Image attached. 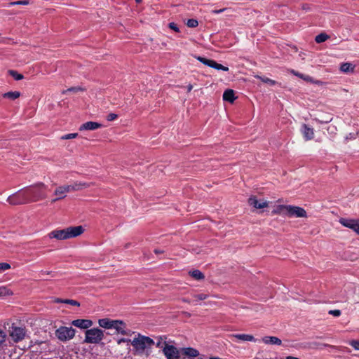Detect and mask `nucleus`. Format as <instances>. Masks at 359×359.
Instances as JSON below:
<instances>
[{"mask_svg":"<svg viewBox=\"0 0 359 359\" xmlns=\"http://www.w3.org/2000/svg\"><path fill=\"white\" fill-rule=\"evenodd\" d=\"M76 330L72 327L61 326L55 331V336L62 341H66L74 338Z\"/></svg>","mask_w":359,"mask_h":359,"instance_id":"nucleus-6","label":"nucleus"},{"mask_svg":"<svg viewBox=\"0 0 359 359\" xmlns=\"http://www.w3.org/2000/svg\"><path fill=\"white\" fill-rule=\"evenodd\" d=\"M11 268V265L8 263L1 262L0 263V271H6Z\"/></svg>","mask_w":359,"mask_h":359,"instance_id":"nucleus-37","label":"nucleus"},{"mask_svg":"<svg viewBox=\"0 0 359 359\" xmlns=\"http://www.w3.org/2000/svg\"><path fill=\"white\" fill-rule=\"evenodd\" d=\"M8 73L16 81H20L24 79V76L22 74H20L15 70H10Z\"/></svg>","mask_w":359,"mask_h":359,"instance_id":"nucleus-30","label":"nucleus"},{"mask_svg":"<svg viewBox=\"0 0 359 359\" xmlns=\"http://www.w3.org/2000/svg\"><path fill=\"white\" fill-rule=\"evenodd\" d=\"M65 301V299H60V298H56V299H55L54 302H55V303H64Z\"/></svg>","mask_w":359,"mask_h":359,"instance_id":"nucleus-47","label":"nucleus"},{"mask_svg":"<svg viewBox=\"0 0 359 359\" xmlns=\"http://www.w3.org/2000/svg\"><path fill=\"white\" fill-rule=\"evenodd\" d=\"M64 304H70L72 306H80V303L79 302L74 300V299H66L65 301L64 302Z\"/></svg>","mask_w":359,"mask_h":359,"instance_id":"nucleus-35","label":"nucleus"},{"mask_svg":"<svg viewBox=\"0 0 359 359\" xmlns=\"http://www.w3.org/2000/svg\"><path fill=\"white\" fill-rule=\"evenodd\" d=\"M165 337H163V336L158 337V341L156 344V347H158V348H163V345H164V341H163L165 340Z\"/></svg>","mask_w":359,"mask_h":359,"instance_id":"nucleus-34","label":"nucleus"},{"mask_svg":"<svg viewBox=\"0 0 359 359\" xmlns=\"http://www.w3.org/2000/svg\"><path fill=\"white\" fill-rule=\"evenodd\" d=\"M194 297L198 300H204L207 299L208 295L205 294H195Z\"/></svg>","mask_w":359,"mask_h":359,"instance_id":"nucleus-42","label":"nucleus"},{"mask_svg":"<svg viewBox=\"0 0 359 359\" xmlns=\"http://www.w3.org/2000/svg\"><path fill=\"white\" fill-rule=\"evenodd\" d=\"M20 93L19 91H10L3 94V97L8 98L12 100H15L20 97Z\"/></svg>","mask_w":359,"mask_h":359,"instance_id":"nucleus-26","label":"nucleus"},{"mask_svg":"<svg viewBox=\"0 0 359 359\" xmlns=\"http://www.w3.org/2000/svg\"><path fill=\"white\" fill-rule=\"evenodd\" d=\"M236 99V97L235 96V93L233 90L228 89L224 92V94H223V100H224L229 102L230 103H233Z\"/></svg>","mask_w":359,"mask_h":359,"instance_id":"nucleus-24","label":"nucleus"},{"mask_svg":"<svg viewBox=\"0 0 359 359\" xmlns=\"http://www.w3.org/2000/svg\"><path fill=\"white\" fill-rule=\"evenodd\" d=\"M13 294V292L6 286H0V297L10 296Z\"/></svg>","mask_w":359,"mask_h":359,"instance_id":"nucleus-28","label":"nucleus"},{"mask_svg":"<svg viewBox=\"0 0 359 359\" xmlns=\"http://www.w3.org/2000/svg\"><path fill=\"white\" fill-rule=\"evenodd\" d=\"M114 320L107 318H102L98 320V324L104 329H111L114 326Z\"/></svg>","mask_w":359,"mask_h":359,"instance_id":"nucleus-22","label":"nucleus"},{"mask_svg":"<svg viewBox=\"0 0 359 359\" xmlns=\"http://www.w3.org/2000/svg\"><path fill=\"white\" fill-rule=\"evenodd\" d=\"M27 187L31 189L32 193V194H31L32 203L38 202L46 198L47 194L46 190L47 189V185L45 183L38 182L28 186Z\"/></svg>","mask_w":359,"mask_h":359,"instance_id":"nucleus-4","label":"nucleus"},{"mask_svg":"<svg viewBox=\"0 0 359 359\" xmlns=\"http://www.w3.org/2000/svg\"><path fill=\"white\" fill-rule=\"evenodd\" d=\"M181 351L183 355L189 358H196L199 355V351L191 347L182 348Z\"/></svg>","mask_w":359,"mask_h":359,"instance_id":"nucleus-19","label":"nucleus"},{"mask_svg":"<svg viewBox=\"0 0 359 359\" xmlns=\"http://www.w3.org/2000/svg\"><path fill=\"white\" fill-rule=\"evenodd\" d=\"M302 9L304 10V11H309L310 10V6L307 4H304L302 5Z\"/></svg>","mask_w":359,"mask_h":359,"instance_id":"nucleus-48","label":"nucleus"},{"mask_svg":"<svg viewBox=\"0 0 359 359\" xmlns=\"http://www.w3.org/2000/svg\"><path fill=\"white\" fill-rule=\"evenodd\" d=\"M355 66L349 62H344L341 65L340 70L343 72H353L354 71Z\"/></svg>","mask_w":359,"mask_h":359,"instance_id":"nucleus-27","label":"nucleus"},{"mask_svg":"<svg viewBox=\"0 0 359 359\" xmlns=\"http://www.w3.org/2000/svg\"><path fill=\"white\" fill-rule=\"evenodd\" d=\"M189 274L190 276H191L193 278L197 280H201L205 278L204 274L198 269L189 271Z\"/></svg>","mask_w":359,"mask_h":359,"instance_id":"nucleus-25","label":"nucleus"},{"mask_svg":"<svg viewBox=\"0 0 359 359\" xmlns=\"http://www.w3.org/2000/svg\"><path fill=\"white\" fill-rule=\"evenodd\" d=\"M266 344L281 345L282 341L276 337L266 336L262 339Z\"/></svg>","mask_w":359,"mask_h":359,"instance_id":"nucleus-23","label":"nucleus"},{"mask_svg":"<svg viewBox=\"0 0 359 359\" xmlns=\"http://www.w3.org/2000/svg\"><path fill=\"white\" fill-rule=\"evenodd\" d=\"M115 329L118 334H121L123 335H131V331L127 329L126 323L121 320H115L114 326L112 327Z\"/></svg>","mask_w":359,"mask_h":359,"instance_id":"nucleus-14","label":"nucleus"},{"mask_svg":"<svg viewBox=\"0 0 359 359\" xmlns=\"http://www.w3.org/2000/svg\"><path fill=\"white\" fill-rule=\"evenodd\" d=\"M79 90H82L81 88H70L67 89V91L77 92Z\"/></svg>","mask_w":359,"mask_h":359,"instance_id":"nucleus-46","label":"nucleus"},{"mask_svg":"<svg viewBox=\"0 0 359 359\" xmlns=\"http://www.w3.org/2000/svg\"><path fill=\"white\" fill-rule=\"evenodd\" d=\"M301 130L306 140H311L314 137V130L308 125L303 124Z\"/></svg>","mask_w":359,"mask_h":359,"instance_id":"nucleus-18","label":"nucleus"},{"mask_svg":"<svg viewBox=\"0 0 359 359\" xmlns=\"http://www.w3.org/2000/svg\"><path fill=\"white\" fill-rule=\"evenodd\" d=\"M168 27H169V28H170L171 29H172L173 31H175L176 32H180V29H179L177 25L175 22H170L168 24Z\"/></svg>","mask_w":359,"mask_h":359,"instance_id":"nucleus-40","label":"nucleus"},{"mask_svg":"<svg viewBox=\"0 0 359 359\" xmlns=\"http://www.w3.org/2000/svg\"><path fill=\"white\" fill-rule=\"evenodd\" d=\"M41 273L42 276H44V275L50 274V272L49 271H41Z\"/></svg>","mask_w":359,"mask_h":359,"instance_id":"nucleus-52","label":"nucleus"},{"mask_svg":"<svg viewBox=\"0 0 359 359\" xmlns=\"http://www.w3.org/2000/svg\"><path fill=\"white\" fill-rule=\"evenodd\" d=\"M351 345L357 350H359V341L354 340L351 342Z\"/></svg>","mask_w":359,"mask_h":359,"instance_id":"nucleus-43","label":"nucleus"},{"mask_svg":"<svg viewBox=\"0 0 359 359\" xmlns=\"http://www.w3.org/2000/svg\"><path fill=\"white\" fill-rule=\"evenodd\" d=\"M84 232L82 226H69L63 229H55L50 231L48 236L49 238L57 240H66L76 238Z\"/></svg>","mask_w":359,"mask_h":359,"instance_id":"nucleus-1","label":"nucleus"},{"mask_svg":"<svg viewBox=\"0 0 359 359\" xmlns=\"http://www.w3.org/2000/svg\"><path fill=\"white\" fill-rule=\"evenodd\" d=\"M287 217H295L297 218H307L306 211L302 207L289 205Z\"/></svg>","mask_w":359,"mask_h":359,"instance_id":"nucleus-11","label":"nucleus"},{"mask_svg":"<svg viewBox=\"0 0 359 359\" xmlns=\"http://www.w3.org/2000/svg\"><path fill=\"white\" fill-rule=\"evenodd\" d=\"M155 344L154 341L147 336L138 333L131 341L133 346L134 354H142L147 348H150Z\"/></svg>","mask_w":359,"mask_h":359,"instance_id":"nucleus-2","label":"nucleus"},{"mask_svg":"<svg viewBox=\"0 0 359 359\" xmlns=\"http://www.w3.org/2000/svg\"><path fill=\"white\" fill-rule=\"evenodd\" d=\"M290 72L291 74H294V76L303 79L304 81H305L306 82L315 83L318 86H321L323 84V82H322L321 81L316 80L309 75L301 74V73L296 72L293 69L290 70Z\"/></svg>","mask_w":359,"mask_h":359,"instance_id":"nucleus-15","label":"nucleus"},{"mask_svg":"<svg viewBox=\"0 0 359 359\" xmlns=\"http://www.w3.org/2000/svg\"><path fill=\"white\" fill-rule=\"evenodd\" d=\"M101 127H102V124H100V123H99L97 122L88 121V122H86V123L81 124L79 126V130L80 131H83V130H97L98 128H100Z\"/></svg>","mask_w":359,"mask_h":359,"instance_id":"nucleus-17","label":"nucleus"},{"mask_svg":"<svg viewBox=\"0 0 359 359\" xmlns=\"http://www.w3.org/2000/svg\"><path fill=\"white\" fill-rule=\"evenodd\" d=\"M137 3H140L142 0H135Z\"/></svg>","mask_w":359,"mask_h":359,"instance_id":"nucleus-55","label":"nucleus"},{"mask_svg":"<svg viewBox=\"0 0 359 359\" xmlns=\"http://www.w3.org/2000/svg\"><path fill=\"white\" fill-rule=\"evenodd\" d=\"M329 39V36L325 33H321L316 36L315 41L316 43H320L325 41Z\"/></svg>","mask_w":359,"mask_h":359,"instance_id":"nucleus-29","label":"nucleus"},{"mask_svg":"<svg viewBox=\"0 0 359 359\" xmlns=\"http://www.w3.org/2000/svg\"><path fill=\"white\" fill-rule=\"evenodd\" d=\"M131 341L132 340L130 339L121 338V339H119L117 340V344H121V343H124V342H130L131 343Z\"/></svg>","mask_w":359,"mask_h":359,"instance_id":"nucleus-44","label":"nucleus"},{"mask_svg":"<svg viewBox=\"0 0 359 359\" xmlns=\"http://www.w3.org/2000/svg\"><path fill=\"white\" fill-rule=\"evenodd\" d=\"M31 194H32L31 189L25 187L9 196L7 202L13 205L32 203Z\"/></svg>","mask_w":359,"mask_h":359,"instance_id":"nucleus-3","label":"nucleus"},{"mask_svg":"<svg viewBox=\"0 0 359 359\" xmlns=\"http://www.w3.org/2000/svg\"><path fill=\"white\" fill-rule=\"evenodd\" d=\"M225 10H226V8H222V9H219V10H213L212 12L213 13H220L223 12Z\"/></svg>","mask_w":359,"mask_h":359,"instance_id":"nucleus-49","label":"nucleus"},{"mask_svg":"<svg viewBox=\"0 0 359 359\" xmlns=\"http://www.w3.org/2000/svg\"><path fill=\"white\" fill-rule=\"evenodd\" d=\"M78 137V133H69L62 135L60 139L62 140L74 139Z\"/></svg>","mask_w":359,"mask_h":359,"instance_id":"nucleus-32","label":"nucleus"},{"mask_svg":"<svg viewBox=\"0 0 359 359\" xmlns=\"http://www.w3.org/2000/svg\"><path fill=\"white\" fill-rule=\"evenodd\" d=\"M187 25L189 27L194 28V27H196L198 25V22L195 19H189V20H188V21L187 22Z\"/></svg>","mask_w":359,"mask_h":359,"instance_id":"nucleus-33","label":"nucleus"},{"mask_svg":"<svg viewBox=\"0 0 359 359\" xmlns=\"http://www.w3.org/2000/svg\"><path fill=\"white\" fill-rule=\"evenodd\" d=\"M163 353L167 359H180V351L173 345H169L164 341Z\"/></svg>","mask_w":359,"mask_h":359,"instance_id":"nucleus-9","label":"nucleus"},{"mask_svg":"<svg viewBox=\"0 0 359 359\" xmlns=\"http://www.w3.org/2000/svg\"><path fill=\"white\" fill-rule=\"evenodd\" d=\"M81 185L83 187H84V188H87V187H90V185H89L88 184H87V183H83V184H81Z\"/></svg>","mask_w":359,"mask_h":359,"instance_id":"nucleus-51","label":"nucleus"},{"mask_svg":"<svg viewBox=\"0 0 359 359\" xmlns=\"http://www.w3.org/2000/svg\"><path fill=\"white\" fill-rule=\"evenodd\" d=\"M231 338H236L238 340L244 341H257V339L254 337V336L251 334H232L231 336Z\"/></svg>","mask_w":359,"mask_h":359,"instance_id":"nucleus-21","label":"nucleus"},{"mask_svg":"<svg viewBox=\"0 0 359 359\" xmlns=\"http://www.w3.org/2000/svg\"><path fill=\"white\" fill-rule=\"evenodd\" d=\"M209 359H222V358H219V357H210Z\"/></svg>","mask_w":359,"mask_h":359,"instance_id":"nucleus-54","label":"nucleus"},{"mask_svg":"<svg viewBox=\"0 0 359 359\" xmlns=\"http://www.w3.org/2000/svg\"><path fill=\"white\" fill-rule=\"evenodd\" d=\"M118 117V115L114 114V113H110L107 115V120L108 121H114L115 119H116Z\"/></svg>","mask_w":359,"mask_h":359,"instance_id":"nucleus-39","label":"nucleus"},{"mask_svg":"<svg viewBox=\"0 0 359 359\" xmlns=\"http://www.w3.org/2000/svg\"><path fill=\"white\" fill-rule=\"evenodd\" d=\"M339 222L343 226L352 229L359 235V219L341 218Z\"/></svg>","mask_w":359,"mask_h":359,"instance_id":"nucleus-13","label":"nucleus"},{"mask_svg":"<svg viewBox=\"0 0 359 359\" xmlns=\"http://www.w3.org/2000/svg\"><path fill=\"white\" fill-rule=\"evenodd\" d=\"M104 337V331L100 328L94 327L85 332L84 342L88 344H100Z\"/></svg>","mask_w":359,"mask_h":359,"instance_id":"nucleus-5","label":"nucleus"},{"mask_svg":"<svg viewBox=\"0 0 359 359\" xmlns=\"http://www.w3.org/2000/svg\"><path fill=\"white\" fill-rule=\"evenodd\" d=\"M256 78L260 79L262 82L265 83H268V84H270L271 86H273L276 83V81H274V80H272L269 78H267V77H262L260 76H255Z\"/></svg>","mask_w":359,"mask_h":359,"instance_id":"nucleus-31","label":"nucleus"},{"mask_svg":"<svg viewBox=\"0 0 359 359\" xmlns=\"http://www.w3.org/2000/svg\"><path fill=\"white\" fill-rule=\"evenodd\" d=\"M73 189L74 188L71 185H60L56 187L53 191L55 198L51 200V203L63 200L67 197V194Z\"/></svg>","mask_w":359,"mask_h":359,"instance_id":"nucleus-8","label":"nucleus"},{"mask_svg":"<svg viewBox=\"0 0 359 359\" xmlns=\"http://www.w3.org/2000/svg\"><path fill=\"white\" fill-rule=\"evenodd\" d=\"M182 301L184 302L190 303V301L189 299H185V298L182 299Z\"/></svg>","mask_w":359,"mask_h":359,"instance_id":"nucleus-53","label":"nucleus"},{"mask_svg":"<svg viewBox=\"0 0 359 359\" xmlns=\"http://www.w3.org/2000/svg\"><path fill=\"white\" fill-rule=\"evenodd\" d=\"M196 59L203 64H204L205 65H207L215 69L222 70L225 72L229 71V68L227 67L223 66L222 65L217 63L215 60H209L201 56L197 57Z\"/></svg>","mask_w":359,"mask_h":359,"instance_id":"nucleus-12","label":"nucleus"},{"mask_svg":"<svg viewBox=\"0 0 359 359\" xmlns=\"http://www.w3.org/2000/svg\"><path fill=\"white\" fill-rule=\"evenodd\" d=\"M29 4V1L28 0H22V1L11 2L9 4L11 6H13V5H28Z\"/></svg>","mask_w":359,"mask_h":359,"instance_id":"nucleus-36","label":"nucleus"},{"mask_svg":"<svg viewBox=\"0 0 359 359\" xmlns=\"http://www.w3.org/2000/svg\"><path fill=\"white\" fill-rule=\"evenodd\" d=\"M154 252L156 255H158L164 253V251L163 250L159 249V248H155V250H154Z\"/></svg>","mask_w":359,"mask_h":359,"instance_id":"nucleus-45","label":"nucleus"},{"mask_svg":"<svg viewBox=\"0 0 359 359\" xmlns=\"http://www.w3.org/2000/svg\"><path fill=\"white\" fill-rule=\"evenodd\" d=\"M248 203L250 206L257 210L264 209L268 208L269 205L268 201L264 198L258 199L255 196H250L248 199Z\"/></svg>","mask_w":359,"mask_h":359,"instance_id":"nucleus-10","label":"nucleus"},{"mask_svg":"<svg viewBox=\"0 0 359 359\" xmlns=\"http://www.w3.org/2000/svg\"><path fill=\"white\" fill-rule=\"evenodd\" d=\"M6 332L0 329V345L2 344L6 341Z\"/></svg>","mask_w":359,"mask_h":359,"instance_id":"nucleus-38","label":"nucleus"},{"mask_svg":"<svg viewBox=\"0 0 359 359\" xmlns=\"http://www.w3.org/2000/svg\"><path fill=\"white\" fill-rule=\"evenodd\" d=\"M9 334L12 340L14 342L18 343L25 338L27 335V330L25 327L17 326L15 324H13L10 327Z\"/></svg>","mask_w":359,"mask_h":359,"instance_id":"nucleus-7","label":"nucleus"},{"mask_svg":"<svg viewBox=\"0 0 359 359\" xmlns=\"http://www.w3.org/2000/svg\"><path fill=\"white\" fill-rule=\"evenodd\" d=\"M289 210V205H278L275 209L272 211L273 215H287Z\"/></svg>","mask_w":359,"mask_h":359,"instance_id":"nucleus-20","label":"nucleus"},{"mask_svg":"<svg viewBox=\"0 0 359 359\" xmlns=\"http://www.w3.org/2000/svg\"><path fill=\"white\" fill-rule=\"evenodd\" d=\"M328 313L330 315L338 317V316H339L341 315V311L339 310V309L330 310V311H328Z\"/></svg>","mask_w":359,"mask_h":359,"instance_id":"nucleus-41","label":"nucleus"},{"mask_svg":"<svg viewBox=\"0 0 359 359\" xmlns=\"http://www.w3.org/2000/svg\"><path fill=\"white\" fill-rule=\"evenodd\" d=\"M193 89V86L191 84H189L187 86V91L190 92Z\"/></svg>","mask_w":359,"mask_h":359,"instance_id":"nucleus-50","label":"nucleus"},{"mask_svg":"<svg viewBox=\"0 0 359 359\" xmlns=\"http://www.w3.org/2000/svg\"><path fill=\"white\" fill-rule=\"evenodd\" d=\"M72 325L81 329L88 330L93 325V321L88 319H76L72 322Z\"/></svg>","mask_w":359,"mask_h":359,"instance_id":"nucleus-16","label":"nucleus"}]
</instances>
